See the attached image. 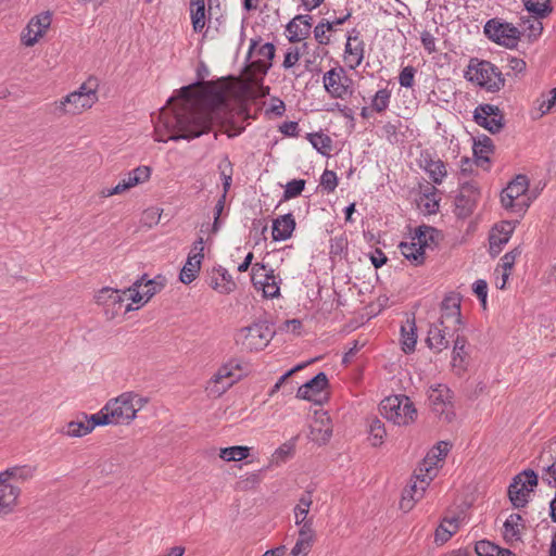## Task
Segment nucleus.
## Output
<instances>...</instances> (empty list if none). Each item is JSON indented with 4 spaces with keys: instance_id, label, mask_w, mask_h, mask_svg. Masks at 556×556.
<instances>
[{
    "instance_id": "69168bd1",
    "label": "nucleus",
    "mask_w": 556,
    "mask_h": 556,
    "mask_svg": "<svg viewBox=\"0 0 556 556\" xmlns=\"http://www.w3.org/2000/svg\"><path fill=\"white\" fill-rule=\"evenodd\" d=\"M520 254H521V251L518 248H516V249L511 250L510 252H507L501 258L500 266L503 268L504 273H509L510 274V269L513 268V266H514V264L516 262L517 256H519Z\"/></svg>"
},
{
    "instance_id": "72a5a7b5",
    "label": "nucleus",
    "mask_w": 556,
    "mask_h": 556,
    "mask_svg": "<svg viewBox=\"0 0 556 556\" xmlns=\"http://www.w3.org/2000/svg\"><path fill=\"white\" fill-rule=\"evenodd\" d=\"M523 528V519L519 514L509 515L504 522V539L507 542L520 540L521 529Z\"/></svg>"
},
{
    "instance_id": "a211bd4d",
    "label": "nucleus",
    "mask_w": 556,
    "mask_h": 556,
    "mask_svg": "<svg viewBox=\"0 0 556 556\" xmlns=\"http://www.w3.org/2000/svg\"><path fill=\"white\" fill-rule=\"evenodd\" d=\"M460 302L462 296L459 293L450 292L441 303V317L439 323L441 326L451 325L453 333L458 332L463 325Z\"/></svg>"
},
{
    "instance_id": "0e129e2a",
    "label": "nucleus",
    "mask_w": 556,
    "mask_h": 556,
    "mask_svg": "<svg viewBox=\"0 0 556 556\" xmlns=\"http://www.w3.org/2000/svg\"><path fill=\"white\" fill-rule=\"evenodd\" d=\"M415 74H416L415 67H413L410 65L405 66L399 75L400 85L405 88H412L414 86Z\"/></svg>"
},
{
    "instance_id": "bb28decb",
    "label": "nucleus",
    "mask_w": 556,
    "mask_h": 556,
    "mask_svg": "<svg viewBox=\"0 0 556 556\" xmlns=\"http://www.w3.org/2000/svg\"><path fill=\"white\" fill-rule=\"evenodd\" d=\"M257 40H251L249 55L256 54L258 59L254 61V65L263 68L264 73L271 66V60L275 56V46L271 42H265L258 46Z\"/></svg>"
},
{
    "instance_id": "7ed1b4c3",
    "label": "nucleus",
    "mask_w": 556,
    "mask_h": 556,
    "mask_svg": "<svg viewBox=\"0 0 556 556\" xmlns=\"http://www.w3.org/2000/svg\"><path fill=\"white\" fill-rule=\"evenodd\" d=\"M440 232L427 225L418 226L410 233L409 241L401 242L399 249L402 255L414 266L425 262L427 250H433L438 244Z\"/></svg>"
},
{
    "instance_id": "3c124183",
    "label": "nucleus",
    "mask_w": 556,
    "mask_h": 556,
    "mask_svg": "<svg viewBox=\"0 0 556 556\" xmlns=\"http://www.w3.org/2000/svg\"><path fill=\"white\" fill-rule=\"evenodd\" d=\"M315 542L316 539L298 535L295 544L287 556H307Z\"/></svg>"
},
{
    "instance_id": "dca6fc26",
    "label": "nucleus",
    "mask_w": 556,
    "mask_h": 556,
    "mask_svg": "<svg viewBox=\"0 0 556 556\" xmlns=\"http://www.w3.org/2000/svg\"><path fill=\"white\" fill-rule=\"evenodd\" d=\"M528 188L529 180L527 176L518 175L501 193L503 207L511 212H522L523 205L519 202V198L526 194Z\"/></svg>"
},
{
    "instance_id": "c03bdc74",
    "label": "nucleus",
    "mask_w": 556,
    "mask_h": 556,
    "mask_svg": "<svg viewBox=\"0 0 556 556\" xmlns=\"http://www.w3.org/2000/svg\"><path fill=\"white\" fill-rule=\"evenodd\" d=\"M345 53L354 62V66H358L364 59V42L358 40L357 36H349L345 45Z\"/></svg>"
},
{
    "instance_id": "052dcab7",
    "label": "nucleus",
    "mask_w": 556,
    "mask_h": 556,
    "mask_svg": "<svg viewBox=\"0 0 556 556\" xmlns=\"http://www.w3.org/2000/svg\"><path fill=\"white\" fill-rule=\"evenodd\" d=\"M320 186L328 193L333 192L338 186V177L333 170L326 169L320 177Z\"/></svg>"
},
{
    "instance_id": "6e6552de",
    "label": "nucleus",
    "mask_w": 556,
    "mask_h": 556,
    "mask_svg": "<svg viewBox=\"0 0 556 556\" xmlns=\"http://www.w3.org/2000/svg\"><path fill=\"white\" fill-rule=\"evenodd\" d=\"M128 288L125 290L104 287L96 294L97 304L101 305L108 319H113L121 314L132 311Z\"/></svg>"
},
{
    "instance_id": "13d9d810",
    "label": "nucleus",
    "mask_w": 556,
    "mask_h": 556,
    "mask_svg": "<svg viewBox=\"0 0 556 556\" xmlns=\"http://www.w3.org/2000/svg\"><path fill=\"white\" fill-rule=\"evenodd\" d=\"M305 187V180L304 179H292L291 181H288L285 191H283V200H290L292 198H295L302 193Z\"/></svg>"
},
{
    "instance_id": "ea45409f",
    "label": "nucleus",
    "mask_w": 556,
    "mask_h": 556,
    "mask_svg": "<svg viewBox=\"0 0 556 556\" xmlns=\"http://www.w3.org/2000/svg\"><path fill=\"white\" fill-rule=\"evenodd\" d=\"M458 529L457 518H444L435 530L434 540L439 544L447 542Z\"/></svg>"
},
{
    "instance_id": "338daca9",
    "label": "nucleus",
    "mask_w": 556,
    "mask_h": 556,
    "mask_svg": "<svg viewBox=\"0 0 556 556\" xmlns=\"http://www.w3.org/2000/svg\"><path fill=\"white\" fill-rule=\"evenodd\" d=\"M295 526L299 528L298 535L313 538V539L317 538L316 531L314 529V520L313 519L303 520L301 523H295Z\"/></svg>"
},
{
    "instance_id": "393cba45",
    "label": "nucleus",
    "mask_w": 556,
    "mask_h": 556,
    "mask_svg": "<svg viewBox=\"0 0 556 556\" xmlns=\"http://www.w3.org/2000/svg\"><path fill=\"white\" fill-rule=\"evenodd\" d=\"M313 17L308 14H300L287 24L288 39L290 42H300L311 35Z\"/></svg>"
},
{
    "instance_id": "2eb2a0df",
    "label": "nucleus",
    "mask_w": 556,
    "mask_h": 556,
    "mask_svg": "<svg viewBox=\"0 0 556 556\" xmlns=\"http://www.w3.org/2000/svg\"><path fill=\"white\" fill-rule=\"evenodd\" d=\"M480 199V189L475 181L464 182L455 198V214L458 218L469 217Z\"/></svg>"
},
{
    "instance_id": "f257e3e1",
    "label": "nucleus",
    "mask_w": 556,
    "mask_h": 556,
    "mask_svg": "<svg viewBox=\"0 0 556 556\" xmlns=\"http://www.w3.org/2000/svg\"><path fill=\"white\" fill-rule=\"evenodd\" d=\"M195 86L198 84L181 87L178 90V96L170 97L167 101V104L176 103L170 108L161 109L154 128L156 141L191 140L210 131L211 127L220 121L224 96L216 92L214 94L215 104L203 106L195 96Z\"/></svg>"
},
{
    "instance_id": "9b49d317",
    "label": "nucleus",
    "mask_w": 556,
    "mask_h": 556,
    "mask_svg": "<svg viewBox=\"0 0 556 556\" xmlns=\"http://www.w3.org/2000/svg\"><path fill=\"white\" fill-rule=\"evenodd\" d=\"M451 390L439 384L429 390V405L432 413L442 421L451 422L455 418L454 404Z\"/></svg>"
},
{
    "instance_id": "a878e982",
    "label": "nucleus",
    "mask_w": 556,
    "mask_h": 556,
    "mask_svg": "<svg viewBox=\"0 0 556 556\" xmlns=\"http://www.w3.org/2000/svg\"><path fill=\"white\" fill-rule=\"evenodd\" d=\"M208 285L212 289H214L220 294H229L233 292L237 288V285L232 276L223 266H217L213 268L212 274L210 275L208 278Z\"/></svg>"
},
{
    "instance_id": "473e14b6",
    "label": "nucleus",
    "mask_w": 556,
    "mask_h": 556,
    "mask_svg": "<svg viewBox=\"0 0 556 556\" xmlns=\"http://www.w3.org/2000/svg\"><path fill=\"white\" fill-rule=\"evenodd\" d=\"M190 17L193 31L202 33L206 23L204 0H190Z\"/></svg>"
},
{
    "instance_id": "9d476101",
    "label": "nucleus",
    "mask_w": 556,
    "mask_h": 556,
    "mask_svg": "<svg viewBox=\"0 0 556 556\" xmlns=\"http://www.w3.org/2000/svg\"><path fill=\"white\" fill-rule=\"evenodd\" d=\"M485 36L493 42L508 49L516 48L521 37L519 28L500 18H491L484 25Z\"/></svg>"
},
{
    "instance_id": "aec40b11",
    "label": "nucleus",
    "mask_w": 556,
    "mask_h": 556,
    "mask_svg": "<svg viewBox=\"0 0 556 556\" xmlns=\"http://www.w3.org/2000/svg\"><path fill=\"white\" fill-rule=\"evenodd\" d=\"M328 383L327 375L320 371L298 389L296 397L314 402L315 404H323L326 400L327 393L325 391Z\"/></svg>"
},
{
    "instance_id": "4c0bfd02",
    "label": "nucleus",
    "mask_w": 556,
    "mask_h": 556,
    "mask_svg": "<svg viewBox=\"0 0 556 556\" xmlns=\"http://www.w3.org/2000/svg\"><path fill=\"white\" fill-rule=\"evenodd\" d=\"M402 350L408 354L415 351L417 343V333L415 320H407L406 325L401 327Z\"/></svg>"
},
{
    "instance_id": "6ab92c4d",
    "label": "nucleus",
    "mask_w": 556,
    "mask_h": 556,
    "mask_svg": "<svg viewBox=\"0 0 556 556\" xmlns=\"http://www.w3.org/2000/svg\"><path fill=\"white\" fill-rule=\"evenodd\" d=\"M99 420L98 413L92 415L81 413L77 419L66 422L58 431L67 438H83L91 433L97 426H102V422Z\"/></svg>"
},
{
    "instance_id": "c85d7f7f",
    "label": "nucleus",
    "mask_w": 556,
    "mask_h": 556,
    "mask_svg": "<svg viewBox=\"0 0 556 556\" xmlns=\"http://www.w3.org/2000/svg\"><path fill=\"white\" fill-rule=\"evenodd\" d=\"M295 228V219L291 213L279 216L273 222L271 236L274 241L289 239Z\"/></svg>"
},
{
    "instance_id": "0eeeda50",
    "label": "nucleus",
    "mask_w": 556,
    "mask_h": 556,
    "mask_svg": "<svg viewBox=\"0 0 556 556\" xmlns=\"http://www.w3.org/2000/svg\"><path fill=\"white\" fill-rule=\"evenodd\" d=\"M434 479L433 468L417 467L412 478V483L404 489L400 501V508L404 513L410 511L417 502H419Z\"/></svg>"
},
{
    "instance_id": "bf43d9fd",
    "label": "nucleus",
    "mask_w": 556,
    "mask_h": 556,
    "mask_svg": "<svg viewBox=\"0 0 556 556\" xmlns=\"http://www.w3.org/2000/svg\"><path fill=\"white\" fill-rule=\"evenodd\" d=\"M475 549L478 556H498L502 548L490 541L481 540L476 543Z\"/></svg>"
},
{
    "instance_id": "603ef678",
    "label": "nucleus",
    "mask_w": 556,
    "mask_h": 556,
    "mask_svg": "<svg viewBox=\"0 0 556 556\" xmlns=\"http://www.w3.org/2000/svg\"><path fill=\"white\" fill-rule=\"evenodd\" d=\"M308 43L304 42L301 48H289L283 58L282 67L291 70L299 62L302 54L306 53Z\"/></svg>"
},
{
    "instance_id": "b1692460",
    "label": "nucleus",
    "mask_w": 556,
    "mask_h": 556,
    "mask_svg": "<svg viewBox=\"0 0 556 556\" xmlns=\"http://www.w3.org/2000/svg\"><path fill=\"white\" fill-rule=\"evenodd\" d=\"M453 336L454 333L451 325L441 326L440 323H438L430 327L426 341L429 349L435 353H440L448 348V338Z\"/></svg>"
},
{
    "instance_id": "2f4dec72",
    "label": "nucleus",
    "mask_w": 556,
    "mask_h": 556,
    "mask_svg": "<svg viewBox=\"0 0 556 556\" xmlns=\"http://www.w3.org/2000/svg\"><path fill=\"white\" fill-rule=\"evenodd\" d=\"M473 156L478 165L489 163V155L493 152V142L491 138L482 135L475 139L472 147Z\"/></svg>"
},
{
    "instance_id": "7c9ffc66",
    "label": "nucleus",
    "mask_w": 556,
    "mask_h": 556,
    "mask_svg": "<svg viewBox=\"0 0 556 556\" xmlns=\"http://www.w3.org/2000/svg\"><path fill=\"white\" fill-rule=\"evenodd\" d=\"M540 20L541 18L535 15L520 18L519 31H521V36H526L530 42L538 40L542 35L543 24Z\"/></svg>"
},
{
    "instance_id": "f03ea898",
    "label": "nucleus",
    "mask_w": 556,
    "mask_h": 556,
    "mask_svg": "<svg viewBox=\"0 0 556 556\" xmlns=\"http://www.w3.org/2000/svg\"><path fill=\"white\" fill-rule=\"evenodd\" d=\"M148 403L146 397L135 392H124L115 399H111L98 412L102 426L129 425L137 413Z\"/></svg>"
},
{
    "instance_id": "a18cd8bd",
    "label": "nucleus",
    "mask_w": 556,
    "mask_h": 556,
    "mask_svg": "<svg viewBox=\"0 0 556 556\" xmlns=\"http://www.w3.org/2000/svg\"><path fill=\"white\" fill-rule=\"evenodd\" d=\"M527 11L539 18L546 17L552 11L551 0H523Z\"/></svg>"
},
{
    "instance_id": "774afa93",
    "label": "nucleus",
    "mask_w": 556,
    "mask_h": 556,
    "mask_svg": "<svg viewBox=\"0 0 556 556\" xmlns=\"http://www.w3.org/2000/svg\"><path fill=\"white\" fill-rule=\"evenodd\" d=\"M472 290L478 296V299L481 301L483 305L486 303V296H488V283L485 280L479 279L475 281L472 286Z\"/></svg>"
},
{
    "instance_id": "4d7b16f0",
    "label": "nucleus",
    "mask_w": 556,
    "mask_h": 556,
    "mask_svg": "<svg viewBox=\"0 0 556 556\" xmlns=\"http://www.w3.org/2000/svg\"><path fill=\"white\" fill-rule=\"evenodd\" d=\"M218 168L220 170V178L223 181V193H225L226 197L232 181V165L227 156L224 159L223 163L218 165Z\"/></svg>"
},
{
    "instance_id": "5701e85b",
    "label": "nucleus",
    "mask_w": 556,
    "mask_h": 556,
    "mask_svg": "<svg viewBox=\"0 0 556 556\" xmlns=\"http://www.w3.org/2000/svg\"><path fill=\"white\" fill-rule=\"evenodd\" d=\"M515 230V223L513 222H501L496 224L489 236L490 254L494 257L500 254L503 247L509 241Z\"/></svg>"
},
{
    "instance_id": "423d86ee",
    "label": "nucleus",
    "mask_w": 556,
    "mask_h": 556,
    "mask_svg": "<svg viewBox=\"0 0 556 556\" xmlns=\"http://www.w3.org/2000/svg\"><path fill=\"white\" fill-rule=\"evenodd\" d=\"M274 334L275 330L271 325L268 321L260 320L239 329L235 341L247 351H260L268 345Z\"/></svg>"
},
{
    "instance_id": "c9c22d12",
    "label": "nucleus",
    "mask_w": 556,
    "mask_h": 556,
    "mask_svg": "<svg viewBox=\"0 0 556 556\" xmlns=\"http://www.w3.org/2000/svg\"><path fill=\"white\" fill-rule=\"evenodd\" d=\"M313 504V490H306L299 498L293 508L294 523H301L303 520L313 519L308 517Z\"/></svg>"
},
{
    "instance_id": "09e8293b",
    "label": "nucleus",
    "mask_w": 556,
    "mask_h": 556,
    "mask_svg": "<svg viewBox=\"0 0 556 556\" xmlns=\"http://www.w3.org/2000/svg\"><path fill=\"white\" fill-rule=\"evenodd\" d=\"M232 386L233 383H231L226 378H217V372H215V375L207 382L206 391L208 392L210 395L218 397L223 395Z\"/></svg>"
},
{
    "instance_id": "de8ad7c7",
    "label": "nucleus",
    "mask_w": 556,
    "mask_h": 556,
    "mask_svg": "<svg viewBox=\"0 0 556 556\" xmlns=\"http://www.w3.org/2000/svg\"><path fill=\"white\" fill-rule=\"evenodd\" d=\"M249 455L250 447L240 445L224 447L219 452V457L226 462H239L245 459Z\"/></svg>"
},
{
    "instance_id": "6e6d98bb",
    "label": "nucleus",
    "mask_w": 556,
    "mask_h": 556,
    "mask_svg": "<svg viewBox=\"0 0 556 556\" xmlns=\"http://www.w3.org/2000/svg\"><path fill=\"white\" fill-rule=\"evenodd\" d=\"M328 20L323 18L313 29L314 38L320 46H328L331 42V35L328 33Z\"/></svg>"
},
{
    "instance_id": "e433bc0d",
    "label": "nucleus",
    "mask_w": 556,
    "mask_h": 556,
    "mask_svg": "<svg viewBox=\"0 0 556 556\" xmlns=\"http://www.w3.org/2000/svg\"><path fill=\"white\" fill-rule=\"evenodd\" d=\"M424 169L429 175L430 179L437 185L442 184L446 176L445 164L440 159L433 160L426 157L424 160Z\"/></svg>"
},
{
    "instance_id": "c756f323",
    "label": "nucleus",
    "mask_w": 556,
    "mask_h": 556,
    "mask_svg": "<svg viewBox=\"0 0 556 556\" xmlns=\"http://www.w3.org/2000/svg\"><path fill=\"white\" fill-rule=\"evenodd\" d=\"M450 444L445 441L439 442L424 458L418 467L433 468L434 477L438 473V464L443 460L450 451Z\"/></svg>"
},
{
    "instance_id": "cd10ccee",
    "label": "nucleus",
    "mask_w": 556,
    "mask_h": 556,
    "mask_svg": "<svg viewBox=\"0 0 556 556\" xmlns=\"http://www.w3.org/2000/svg\"><path fill=\"white\" fill-rule=\"evenodd\" d=\"M20 494V488L12 485L9 481H0V515H7L13 510Z\"/></svg>"
},
{
    "instance_id": "39448f33",
    "label": "nucleus",
    "mask_w": 556,
    "mask_h": 556,
    "mask_svg": "<svg viewBox=\"0 0 556 556\" xmlns=\"http://www.w3.org/2000/svg\"><path fill=\"white\" fill-rule=\"evenodd\" d=\"M381 414L386 419L397 426H407L417 418V409L406 395H393L382 400Z\"/></svg>"
},
{
    "instance_id": "4468645a",
    "label": "nucleus",
    "mask_w": 556,
    "mask_h": 556,
    "mask_svg": "<svg viewBox=\"0 0 556 556\" xmlns=\"http://www.w3.org/2000/svg\"><path fill=\"white\" fill-rule=\"evenodd\" d=\"M323 81L331 98L343 100L353 93L352 79L342 67L326 72Z\"/></svg>"
},
{
    "instance_id": "ddd939ff",
    "label": "nucleus",
    "mask_w": 556,
    "mask_h": 556,
    "mask_svg": "<svg viewBox=\"0 0 556 556\" xmlns=\"http://www.w3.org/2000/svg\"><path fill=\"white\" fill-rule=\"evenodd\" d=\"M164 282L165 278L161 275L153 279H148L146 274L142 275L128 288L131 302L139 304L137 306L139 308L164 288Z\"/></svg>"
},
{
    "instance_id": "58836bf2",
    "label": "nucleus",
    "mask_w": 556,
    "mask_h": 556,
    "mask_svg": "<svg viewBox=\"0 0 556 556\" xmlns=\"http://www.w3.org/2000/svg\"><path fill=\"white\" fill-rule=\"evenodd\" d=\"M242 365L239 359H230L226 364L222 365L217 372V378H226L231 383H236L242 377Z\"/></svg>"
},
{
    "instance_id": "412c9836",
    "label": "nucleus",
    "mask_w": 556,
    "mask_h": 556,
    "mask_svg": "<svg viewBox=\"0 0 556 556\" xmlns=\"http://www.w3.org/2000/svg\"><path fill=\"white\" fill-rule=\"evenodd\" d=\"M151 176V168L149 166H138L126 174L124 178L113 188H106L102 190L103 197H111L114 194H121L130 188L143 184L149 180Z\"/></svg>"
},
{
    "instance_id": "4be33fe9",
    "label": "nucleus",
    "mask_w": 556,
    "mask_h": 556,
    "mask_svg": "<svg viewBox=\"0 0 556 556\" xmlns=\"http://www.w3.org/2000/svg\"><path fill=\"white\" fill-rule=\"evenodd\" d=\"M51 15L49 12L33 17L22 33L21 40L26 47H33L50 27Z\"/></svg>"
},
{
    "instance_id": "f3484780",
    "label": "nucleus",
    "mask_w": 556,
    "mask_h": 556,
    "mask_svg": "<svg viewBox=\"0 0 556 556\" xmlns=\"http://www.w3.org/2000/svg\"><path fill=\"white\" fill-rule=\"evenodd\" d=\"M475 122L489 130L491 134H498L505 126L504 114L500 108L493 104H480L473 112Z\"/></svg>"
},
{
    "instance_id": "864d4df0",
    "label": "nucleus",
    "mask_w": 556,
    "mask_h": 556,
    "mask_svg": "<svg viewBox=\"0 0 556 556\" xmlns=\"http://www.w3.org/2000/svg\"><path fill=\"white\" fill-rule=\"evenodd\" d=\"M391 91L388 88L378 90L371 101V108L377 113L384 112L390 104Z\"/></svg>"
},
{
    "instance_id": "1a4fd4ad",
    "label": "nucleus",
    "mask_w": 556,
    "mask_h": 556,
    "mask_svg": "<svg viewBox=\"0 0 556 556\" xmlns=\"http://www.w3.org/2000/svg\"><path fill=\"white\" fill-rule=\"evenodd\" d=\"M538 485V475L532 469H526L514 477L508 486V497L516 508L525 507L530 494Z\"/></svg>"
},
{
    "instance_id": "37998d69",
    "label": "nucleus",
    "mask_w": 556,
    "mask_h": 556,
    "mask_svg": "<svg viewBox=\"0 0 556 556\" xmlns=\"http://www.w3.org/2000/svg\"><path fill=\"white\" fill-rule=\"evenodd\" d=\"M201 269V262L195 256H188L185 265L182 266L179 279L182 283H191L198 276Z\"/></svg>"
},
{
    "instance_id": "20e7f679",
    "label": "nucleus",
    "mask_w": 556,
    "mask_h": 556,
    "mask_svg": "<svg viewBox=\"0 0 556 556\" xmlns=\"http://www.w3.org/2000/svg\"><path fill=\"white\" fill-rule=\"evenodd\" d=\"M465 77L489 92H497L505 86L501 70L492 62L477 58L470 59Z\"/></svg>"
},
{
    "instance_id": "680f3d73",
    "label": "nucleus",
    "mask_w": 556,
    "mask_h": 556,
    "mask_svg": "<svg viewBox=\"0 0 556 556\" xmlns=\"http://www.w3.org/2000/svg\"><path fill=\"white\" fill-rule=\"evenodd\" d=\"M266 264L255 263L252 266L251 281L255 288H264Z\"/></svg>"
},
{
    "instance_id": "a19ab883",
    "label": "nucleus",
    "mask_w": 556,
    "mask_h": 556,
    "mask_svg": "<svg viewBox=\"0 0 556 556\" xmlns=\"http://www.w3.org/2000/svg\"><path fill=\"white\" fill-rule=\"evenodd\" d=\"M263 294L265 298L274 299L280 294L281 280L275 275V270L266 265Z\"/></svg>"
},
{
    "instance_id": "e2e57ef3",
    "label": "nucleus",
    "mask_w": 556,
    "mask_h": 556,
    "mask_svg": "<svg viewBox=\"0 0 556 556\" xmlns=\"http://www.w3.org/2000/svg\"><path fill=\"white\" fill-rule=\"evenodd\" d=\"M435 191L437 189L432 187V192L425 194L420 201V205L428 214H434L439 210V201L434 198Z\"/></svg>"
},
{
    "instance_id": "5fc2aeb1",
    "label": "nucleus",
    "mask_w": 556,
    "mask_h": 556,
    "mask_svg": "<svg viewBox=\"0 0 556 556\" xmlns=\"http://www.w3.org/2000/svg\"><path fill=\"white\" fill-rule=\"evenodd\" d=\"M538 109L541 112V116L551 112L556 105V87L549 90L547 93L541 94L536 100Z\"/></svg>"
},
{
    "instance_id": "8fccbe9b",
    "label": "nucleus",
    "mask_w": 556,
    "mask_h": 556,
    "mask_svg": "<svg viewBox=\"0 0 556 556\" xmlns=\"http://www.w3.org/2000/svg\"><path fill=\"white\" fill-rule=\"evenodd\" d=\"M307 139L320 154L327 155L330 152L332 141L329 136L321 132H314L307 134Z\"/></svg>"
},
{
    "instance_id": "f8f14e48",
    "label": "nucleus",
    "mask_w": 556,
    "mask_h": 556,
    "mask_svg": "<svg viewBox=\"0 0 556 556\" xmlns=\"http://www.w3.org/2000/svg\"><path fill=\"white\" fill-rule=\"evenodd\" d=\"M98 101V94H80L76 91L70 92L61 100L53 103L55 115H77L92 108Z\"/></svg>"
},
{
    "instance_id": "49530a36",
    "label": "nucleus",
    "mask_w": 556,
    "mask_h": 556,
    "mask_svg": "<svg viewBox=\"0 0 556 556\" xmlns=\"http://www.w3.org/2000/svg\"><path fill=\"white\" fill-rule=\"evenodd\" d=\"M387 435L384 424L377 417L369 421V441L375 447L380 446Z\"/></svg>"
},
{
    "instance_id": "79ce46f5",
    "label": "nucleus",
    "mask_w": 556,
    "mask_h": 556,
    "mask_svg": "<svg viewBox=\"0 0 556 556\" xmlns=\"http://www.w3.org/2000/svg\"><path fill=\"white\" fill-rule=\"evenodd\" d=\"M466 345L467 339L457 334L454 340L452 366L458 369V371L464 370L465 358L467 356Z\"/></svg>"
},
{
    "instance_id": "f704fd0d",
    "label": "nucleus",
    "mask_w": 556,
    "mask_h": 556,
    "mask_svg": "<svg viewBox=\"0 0 556 556\" xmlns=\"http://www.w3.org/2000/svg\"><path fill=\"white\" fill-rule=\"evenodd\" d=\"M35 468L29 465L15 466L0 472V481H27L34 477Z\"/></svg>"
}]
</instances>
